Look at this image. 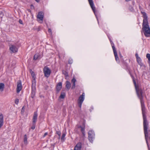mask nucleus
<instances>
[{
	"label": "nucleus",
	"mask_w": 150,
	"mask_h": 150,
	"mask_svg": "<svg viewBox=\"0 0 150 150\" xmlns=\"http://www.w3.org/2000/svg\"><path fill=\"white\" fill-rule=\"evenodd\" d=\"M143 126L145 139L148 149H149L150 144V130H148V122L146 118H144Z\"/></svg>",
	"instance_id": "f257e3e1"
},
{
	"label": "nucleus",
	"mask_w": 150,
	"mask_h": 150,
	"mask_svg": "<svg viewBox=\"0 0 150 150\" xmlns=\"http://www.w3.org/2000/svg\"><path fill=\"white\" fill-rule=\"evenodd\" d=\"M143 15L144 17L142 27L143 31L146 37H150V28L148 25L147 16L146 13L144 12L143 13Z\"/></svg>",
	"instance_id": "f03ea898"
},
{
	"label": "nucleus",
	"mask_w": 150,
	"mask_h": 150,
	"mask_svg": "<svg viewBox=\"0 0 150 150\" xmlns=\"http://www.w3.org/2000/svg\"><path fill=\"white\" fill-rule=\"evenodd\" d=\"M139 98L140 99V102L144 101L143 100V91L142 89L138 87L135 88Z\"/></svg>",
	"instance_id": "7ed1b4c3"
},
{
	"label": "nucleus",
	"mask_w": 150,
	"mask_h": 150,
	"mask_svg": "<svg viewBox=\"0 0 150 150\" xmlns=\"http://www.w3.org/2000/svg\"><path fill=\"white\" fill-rule=\"evenodd\" d=\"M95 134L93 131L92 130H89L88 132V139L91 142H93V140L94 138Z\"/></svg>",
	"instance_id": "20e7f679"
},
{
	"label": "nucleus",
	"mask_w": 150,
	"mask_h": 150,
	"mask_svg": "<svg viewBox=\"0 0 150 150\" xmlns=\"http://www.w3.org/2000/svg\"><path fill=\"white\" fill-rule=\"evenodd\" d=\"M84 93H83L79 98L78 100V104L79 107L81 108L82 103L84 99Z\"/></svg>",
	"instance_id": "39448f33"
},
{
	"label": "nucleus",
	"mask_w": 150,
	"mask_h": 150,
	"mask_svg": "<svg viewBox=\"0 0 150 150\" xmlns=\"http://www.w3.org/2000/svg\"><path fill=\"white\" fill-rule=\"evenodd\" d=\"M43 72L45 77H48L51 73V70L50 69L46 67H45L43 69Z\"/></svg>",
	"instance_id": "423d86ee"
},
{
	"label": "nucleus",
	"mask_w": 150,
	"mask_h": 150,
	"mask_svg": "<svg viewBox=\"0 0 150 150\" xmlns=\"http://www.w3.org/2000/svg\"><path fill=\"white\" fill-rule=\"evenodd\" d=\"M44 17V13L42 12L38 13L37 18L38 21L40 23H42V22L43 19Z\"/></svg>",
	"instance_id": "0eeeda50"
},
{
	"label": "nucleus",
	"mask_w": 150,
	"mask_h": 150,
	"mask_svg": "<svg viewBox=\"0 0 150 150\" xmlns=\"http://www.w3.org/2000/svg\"><path fill=\"white\" fill-rule=\"evenodd\" d=\"M141 107H142V114L143 115V118L146 117V110H145V108L144 104V101L141 102Z\"/></svg>",
	"instance_id": "6e6552de"
},
{
	"label": "nucleus",
	"mask_w": 150,
	"mask_h": 150,
	"mask_svg": "<svg viewBox=\"0 0 150 150\" xmlns=\"http://www.w3.org/2000/svg\"><path fill=\"white\" fill-rule=\"evenodd\" d=\"M21 81V80H19L18 81L17 84L16 92L17 93H19L22 89Z\"/></svg>",
	"instance_id": "1a4fd4ad"
},
{
	"label": "nucleus",
	"mask_w": 150,
	"mask_h": 150,
	"mask_svg": "<svg viewBox=\"0 0 150 150\" xmlns=\"http://www.w3.org/2000/svg\"><path fill=\"white\" fill-rule=\"evenodd\" d=\"M9 49L11 51V53L16 52L18 50V49L16 46L12 45H10Z\"/></svg>",
	"instance_id": "9d476101"
},
{
	"label": "nucleus",
	"mask_w": 150,
	"mask_h": 150,
	"mask_svg": "<svg viewBox=\"0 0 150 150\" xmlns=\"http://www.w3.org/2000/svg\"><path fill=\"white\" fill-rule=\"evenodd\" d=\"M112 48L113 50L115 60L117 61H118L119 60V59L117 56V53L115 49V47L114 46H112Z\"/></svg>",
	"instance_id": "9b49d317"
},
{
	"label": "nucleus",
	"mask_w": 150,
	"mask_h": 150,
	"mask_svg": "<svg viewBox=\"0 0 150 150\" xmlns=\"http://www.w3.org/2000/svg\"><path fill=\"white\" fill-rule=\"evenodd\" d=\"M81 143L79 142L75 146L74 150H81Z\"/></svg>",
	"instance_id": "f8f14e48"
},
{
	"label": "nucleus",
	"mask_w": 150,
	"mask_h": 150,
	"mask_svg": "<svg viewBox=\"0 0 150 150\" xmlns=\"http://www.w3.org/2000/svg\"><path fill=\"white\" fill-rule=\"evenodd\" d=\"M88 1L91 8L93 11V12H94L95 10V7L94 6V5L93 0H88Z\"/></svg>",
	"instance_id": "ddd939ff"
},
{
	"label": "nucleus",
	"mask_w": 150,
	"mask_h": 150,
	"mask_svg": "<svg viewBox=\"0 0 150 150\" xmlns=\"http://www.w3.org/2000/svg\"><path fill=\"white\" fill-rule=\"evenodd\" d=\"M4 124V117L2 114L0 115V128Z\"/></svg>",
	"instance_id": "4468645a"
},
{
	"label": "nucleus",
	"mask_w": 150,
	"mask_h": 150,
	"mask_svg": "<svg viewBox=\"0 0 150 150\" xmlns=\"http://www.w3.org/2000/svg\"><path fill=\"white\" fill-rule=\"evenodd\" d=\"M38 114L36 112H34L33 117V123H35L36 122L37 120Z\"/></svg>",
	"instance_id": "2eb2a0df"
},
{
	"label": "nucleus",
	"mask_w": 150,
	"mask_h": 150,
	"mask_svg": "<svg viewBox=\"0 0 150 150\" xmlns=\"http://www.w3.org/2000/svg\"><path fill=\"white\" fill-rule=\"evenodd\" d=\"M36 81H33L32 86V91L35 92L36 90Z\"/></svg>",
	"instance_id": "dca6fc26"
},
{
	"label": "nucleus",
	"mask_w": 150,
	"mask_h": 150,
	"mask_svg": "<svg viewBox=\"0 0 150 150\" xmlns=\"http://www.w3.org/2000/svg\"><path fill=\"white\" fill-rule=\"evenodd\" d=\"M62 83L61 82H59L57 86V91L59 92L62 88Z\"/></svg>",
	"instance_id": "f3484780"
},
{
	"label": "nucleus",
	"mask_w": 150,
	"mask_h": 150,
	"mask_svg": "<svg viewBox=\"0 0 150 150\" xmlns=\"http://www.w3.org/2000/svg\"><path fill=\"white\" fill-rule=\"evenodd\" d=\"M85 122H83V126H80V127L81 128V131L83 135H84L85 133Z\"/></svg>",
	"instance_id": "a211bd4d"
},
{
	"label": "nucleus",
	"mask_w": 150,
	"mask_h": 150,
	"mask_svg": "<svg viewBox=\"0 0 150 150\" xmlns=\"http://www.w3.org/2000/svg\"><path fill=\"white\" fill-rule=\"evenodd\" d=\"M76 81V79L73 78L71 80V82L72 83V86L71 87V89H74L75 87V82Z\"/></svg>",
	"instance_id": "6ab92c4d"
},
{
	"label": "nucleus",
	"mask_w": 150,
	"mask_h": 150,
	"mask_svg": "<svg viewBox=\"0 0 150 150\" xmlns=\"http://www.w3.org/2000/svg\"><path fill=\"white\" fill-rule=\"evenodd\" d=\"M66 87L69 90L71 87V84L68 81H67L66 82Z\"/></svg>",
	"instance_id": "aec40b11"
},
{
	"label": "nucleus",
	"mask_w": 150,
	"mask_h": 150,
	"mask_svg": "<svg viewBox=\"0 0 150 150\" xmlns=\"http://www.w3.org/2000/svg\"><path fill=\"white\" fill-rule=\"evenodd\" d=\"M30 72L31 74V75L32 76L33 79V81H35V74L34 73L33 71L31 69L30 70Z\"/></svg>",
	"instance_id": "412c9836"
},
{
	"label": "nucleus",
	"mask_w": 150,
	"mask_h": 150,
	"mask_svg": "<svg viewBox=\"0 0 150 150\" xmlns=\"http://www.w3.org/2000/svg\"><path fill=\"white\" fill-rule=\"evenodd\" d=\"M23 141L25 145H27L28 144L27 137L26 134H25L24 136Z\"/></svg>",
	"instance_id": "4be33fe9"
},
{
	"label": "nucleus",
	"mask_w": 150,
	"mask_h": 150,
	"mask_svg": "<svg viewBox=\"0 0 150 150\" xmlns=\"http://www.w3.org/2000/svg\"><path fill=\"white\" fill-rule=\"evenodd\" d=\"M4 84L3 83H0V91L1 92L2 91L4 88Z\"/></svg>",
	"instance_id": "5701e85b"
},
{
	"label": "nucleus",
	"mask_w": 150,
	"mask_h": 150,
	"mask_svg": "<svg viewBox=\"0 0 150 150\" xmlns=\"http://www.w3.org/2000/svg\"><path fill=\"white\" fill-rule=\"evenodd\" d=\"M132 79H133V83H134V86H135V88H137L138 87V86H137L136 85V82L134 79V77H133V76H132V75H131Z\"/></svg>",
	"instance_id": "b1692460"
},
{
	"label": "nucleus",
	"mask_w": 150,
	"mask_h": 150,
	"mask_svg": "<svg viewBox=\"0 0 150 150\" xmlns=\"http://www.w3.org/2000/svg\"><path fill=\"white\" fill-rule=\"evenodd\" d=\"M65 96V93H61L60 96V98H64Z\"/></svg>",
	"instance_id": "393cba45"
},
{
	"label": "nucleus",
	"mask_w": 150,
	"mask_h": 150,
	"mask_svg": "<svg viewBox=\"0 0 150 150\" xmlns=\"http://www.w3.org/2000/svg\"><path fill=\"white\" fill-rule=\"evenodd\" d=\"M39 56V55L38 54H35L33 57V59L35 60H36L37 59Z\"/></svg>",
	"instance_id": "a878e982"
},
{
	"label": "nucleus",
	"mask_w": 150,
	"mask_h": 150,
	"mask_svg": "<svg viewBox=\"0 0 150 150\" xmlns=\"http://www.w3.org/2000/svg\"><path fill=\"white\" fill-rule=\"evenodd\" d=\"M63 74H64L66 78L68 76V73L65 71H63Z\"/></svg>",
	"instance_id": "bb28decb"
},
{
	"label": "nucleus",
	"mask_w": 150,
	"mask_h": 150,
	"mask_svg": "<svg viewBox=\"0 0 150 150\" xmlns=\"http://www.w3.org/2000/svg\"><path fill=\"white\" fill-rule=\"evenodd\" d=\"M146 57L148 59L149 63H150V54H147Z\"/></svg>",
	"instance_id": "cd10ccee"
},
{
	"label": "nucleus",
	"mask_w": 150,
	"mask_h": 150,
	"mask_svg": "<svg viewBox=\"0 0 150 150\" xmlns=\"http://www.w3.org/2000/svg\"><path fill=\"white\" fill-rule=\"evenodd\" d=\"M66 135V134L65 133H63L61 137V140L63 141H64V137Z\"/></svg>",
	"instance_id": "c85d7f7f"
},
{
	"label": "nucleus",
	"mask_w": 150,
	"mask_h": 150,
	"mask_svg": "<svg viewBox=\"0 0 150 150\" xmlns=\"http://www.w3.org/2000/svg\"><path fill=\"white\" fill-rule=\"evenodd\" d=\"M137 62L138 63L140 64L141 65V59L140 58H137Z\"/></svg>",
	"instance_id": "c756f323"
},
{
	"label": "nucleus",
	"mask_w": 150,
	"mask_h": 150,
	"mask_svg": "<svg viewBox=\"0 0 150 150\" xmlns=\"http://www.w3.org/2000/svg\"><path fill=\"white\" fill-rule=\"evenodd\" d=\"M35 92H31V97L33 98L34 96L35 95Z\"/></svg>",
	"instance_id": "7c9ffc66"
},
{
	"label": "nucleus",
	"mask_w": 150,
	"mask_h": 150,
	"mask_svg": "<svg viewBox=\"0 0 150 150\" xmlns=\"http://www.w3.org/2000/svg\"><path fill=\"white\" fill-rule=\"evenodd\" d=\"M19 102V99L18 98H16L15 100V103L17 105Z\"/></svg>",
	"instance_id": "2f4dec72"
},
{
	"label": "nucleus",
	"mask_w": 150,
	"mask_h": 150,
	"mask_svg": "<svg viewBox=\"0 0 150 150\" xmlns=\"http://www.w3.org/2000/svg\"><path fill=\"white\" fill-rule=\"evenodd\" d=\"M56 133L59 136H60L61 132L59 131H57L56 132Z\"/></svg>",
	"instance_id": "473e14b6"
},
{
	"label": "nucleus",
	"mask_w": 150,
	"mask_h": 150,
	"mask_svg": "<svg viewBox=\"0 0 150 150\" xmlns=\"http://www.w3.org/2000/svg\"><path fill=\"white\" fill-rule=\"evenodd\" d=\"M129 9L131 11H133V7L131 6H129Z\"/></svg>",
	"instance_id": "72a5a7b5"
},
{
	"label": "nucleus",
	"mask_w": 150,
	"mask_h": 150,
	"mask_svg": "<svg viewBox=\"0 0 150 150\" xmlns=\"http://www.w3.org/2000/svg\"><path fill=\"white\" fill-rule=\"evenodd\" d=\"M48 32L51 35H52V30L50 28H49L48 30Z\"/></svg>",
	"instance_id": "f704fd0d"
},
{
	"label": "nucleus",
	"mask_w": 150,
	"mask_h": 150,
	"mask_svg": "<svg viewBox=\"0 0 150 150\" xmlns=\"http://www.w3.org/2000/svg\"><path fill=\"white\" fill-rule=\"evenodd\" d=\"M19 23H20L21 24H23V21L19 19Z\"/></svg>",
	"instance_id": "c9c22d12"
},
{
	"label": "nucleus",
	"mask_w": 150,
	"mask_h": 150,
	"mask_svg": "<svg viewBox=\"0 0 150 150\" xmlns=\"http://www.w3.org/2000/svg\"><path fill=\"white\" fill-rule=\"evenodd\" d=\"M47 134H48V133H47V132H46V133H45L44 134V135H43V137H45V136H46V135H47Z\"/></svg>",
	"instance_id": "e433bc0d"
},
{
	"label": "nucleus",
	"mask_w": 150,
	"mask_h": 150,
	"mask_svg": "<svg viewBox=\"0 0 150 150\" xmlns=\"http://www.w3.org/2000/svg\"><path fill=\"white\" fill-rule=\"evenodd\" d=\"M135 56H136V58L137 59V58H139V57L138 56V54L137 53H136V54H135Z\"/></svg>",
	"instance_id": "4c0bfd02"
},
{
	"label": "nucleus",
	"mask_w": 150,
	"mask_h": 150,
	"mask_svg": "<svg viewBox=\"0 0 150 150\" xmlns=\"http://www.w3.org/2000/svg\"><path fill=\"white\" fill-rule=\"evenodd\" d=\"M69 64H71L72 63V60H69Z\"/></svg>",
	"instance_id": "58836bf2"
},
{
	"label": "nucleus",
	"mask_w": 150,
	"mask_h": 150,
	"mask_svg": "<svg viewBox=\"0 0 150 150\" xmlns=\"http://www.w3.org/2000/svg\"><path fill=\"white\" fill-rule=\"evenodd\" d=\"M35 126L34 125V126H33L31 127V128L32 129H35Z\"/></svg>",
	"instance_id": "ea45409f"
},
{
	"label": "nucleus",
	"mask_w": 150,
	"mask_h": 150,
	"mask_svg": "<svg viewBox=\"0 0 150 150\" xmlns=\"http://www.w3.org/2000/svg\"><path fill=\"white\" fill-rule=\"evenodd\" d=\"M37 2H38L40 0H35Z\"/></svg>",
	"instance_id": "a19ab883"
},
{
	"label": "nucleus",
	"mask_w": 150,
	"mask_h": 150,
	"mask_svg": "<svg viewBox=\"0 0 150 150\" xmlns=\"http://www.w3.org/2000/svg\"><path fill=\"white\" fill-rule=\"evenodd\" d=\"M28 11L29 12H30V11H30V9H28Z\"/></svg>",
	"instance_id": "79ce46f5"
},
{
	"label": "nucleus",
	"mask_w": 150,
	"mask_h": 150,
	"mask_svg": "<svg viewBox=\"0 0 150 150\" xmlns=\"http://www.w3.org/2000/svg\"><path fill=\"white\" fill-rule=\"evenodd\" d=\"M60 136H59V137L58 139H60Z\"/></svg>",
	"instance_id": "37998d69"
},
{
	"label": "nucleus",
	"mask_w": 150,
	"mask_h": 150,
	"mask_svg": "<svg viewBox=\"0 0 150 150\" xmlns=\"http://www.w3.org/2000/svg\"><path fill=\"white\" fill-rule=\"evenodd\" d=\"M131 0H126V1H130Z\"/></svg>",
	"instance_id": "c03bdc74"
},
{
	"label": "nucleus",
	"mask_w": 150,
	"mask_h": 150,
	"mask_svg": "<svg viewBox=\"0 0 150 150\" xmlns=\"http://www.w3.org/2000/svg\"><path fill=\"white\" fill-rule=\"evenodd\" d=\"M134 2H133V3H132V4L133 5H134Z\"/></svg>",
	"instance_id": "a18cd8bd"
},
{
	"label": "nucleus",
	"mask_w": 150,
	"mask_h": 150,
	"mask_svg": "<svg viewBox=\"0 0 150 150\" xmlns=\"http://www.w3.org/2000/svg\"><path fill=\"white\" fill-rule=\"evenodd\" d=\"M23 108H24V107H23L22 108V110H23Z\"/></svg>",
	"instance_id": "49530a36"
},
{
	"label": "nucleus",
	"mask_w": 150,
	"mask_h": 150,
	"mask_svg": "<svg viewBox=\"0 0 150 150\" xmlns=\"http://www.w3.org/2000/svg\"><path fill=\"white\" fill-rule=\"evenodd\" d=\"M149 149V150H150V147H149V149Z\"/></svg>",
	"instance_id": "de8ad7c7"
}]
</instances>
